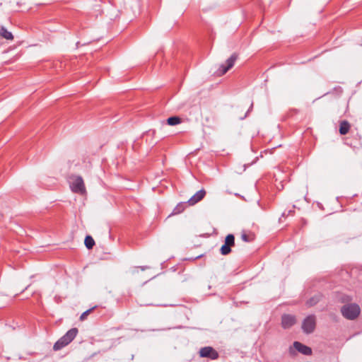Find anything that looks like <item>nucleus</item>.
<instances>
[{
	"label": "nucleus",
	"instance_id": "1a4fd4ad",
	"mask_svg": "<svg viewBox=\"0 0 362 362\" xmlns=\"http://www.w3.org/2000/svg\"><path fill=\"white\" fill-rule=\"evenodd\" d=\"M293 347L300 353L305 355L309 356L312 354V349L310 347L299 342V341H295L293 343Z\"/></svg>",
	"mask_w": 362,
	"mask_h": 362
},
{
	"label": "nucleus",
	"instance_id": "4468645a",
	"mask_svg": "<svg viewBox=\"0 0 362 362\" xmlns=\"http://www.w3.org/2000/svg\"><path fill=\"white\" fill-rule=\"evenodd\" d=\"M84 244L88 250H90L95 245V240L90 235H86L85 238Z\"/></svg>",
	"mask_w": 362,
	"mask_h": 362
},
{
	"label": "nucleus",
	"instance_id": "9d476101",
	"mask_svg": "<svg viewBox=\"0 0 362 362\" xmlns=\"http://www.w3.org/2000/svg\"><path fill=\"white\" fill-rule=\"evenodd\" d=\"M349 129L350 124L347 121L343 120L340 122L339 132L341 135H346L349 132Z\"/></svg>",
	"mask_w": 362,
	"mask_h": 362
},
{
	"label": "nucleus",
	"instance_id": "20e7f679",
	"mask_svg": "<svg viewBox=\"0 0 362 362\" xmlns=\"http://www.w3.org/2000/svg\"><path fill=\"white\" fill-rule=\"evenodd\" d=\"M316 327V317L315 315L307 316L302 322V329L305 334H311Z\"/></svg>",
	"mask_w": 362,
	"mask_h": 362
},
{
	"label": "nucleus",
	"instance_id": "6e6552de",
	"mask_svg": "<svg viewBox=\"0 0 362 362\" xmlns=\"http://www.w3.org/2000/svg\"><path fill=\"white\" fill-rule=\"evenodd\" d=\"M206 195V191L204 189L199 190L196 192L187 202V203L193 206L200 202Z\"/></svg>",
	"mask_w": 362,
	"mask_h": 362
},
{
	"label": "nucleus",
	"instance_id": "412c9836",
	"mask_svg": "<svg viewBox=\"0 0 362 362\" xmlns=\"http://www.w3.org/2000/svg\"><path fill=\"white\" fill-rule=\"evenodd\" d=\"M286 216V212H284V213L282 214V215H281V216H284H284Z\"/></svg>",
	"mask_w": 362,
	"mask_h": 362
},
{
	"label": "nucleus",
	"instance_id": "6ab92c4d",
	"mask_svg": "<svg viewBox=\"0 0 362 362\" xmlns=\"http://www.w3.org/2000/svg\"><path fill=\"white\" fill-rule=\"evenodd\" d=\"M241 238H242V240L244 242H247H247L250 241V239L249 236L247 234H245V233H243L241 235Z\"/></svg>",
	"mask_w": 362,
	"mask_h": 362
},
{
	"label": "nucleus",
	"instance_id": "9b49d317",
	"mask_svg": "<svg viewBox=\"0 0 362 362\" xmlns=\"http://www.w3.org/2000/svg\"><path fill=\"white\" fill-rule=\"evenodd\" d=\"M321 299V295L317 294L314 296L311 297L310 299H308L306 302V305L309 307H312L315 305H316Z\"/></svg>",
	"mask_w": 362,
	"mask_h": 362
},
{
	"label": "nucleus",
	"instance_id": "5701e85b",
	"mask_svg": "<svg viewBox=\"0 0 362 362\" xmlns=\"http://www.w3.org/2000/svg\"><path fill=\"white\" fill-rule=\"evenodd\" d=\"M246 116H247V115H245V117H241L240 119H243Z\"/></svg>",
	"mask_w": 362,
	"mask_h": 362
},
{
	"label": "nucleus",
	"instance_id": "7ed1b4c3",
	"mask_svg": "<svg viewBox=\"0 0 362 362\" xmlns=\"http://www.w3.org/2000/svg\"><path fill=\"white\" fill-rule=\"evenodd\" d=\"M70 188L74 193L83 194L86 193V187L81 176L72 175L70 177Z\"/></svg>",
	"mask_w": 362,
	"mask_h": 362
},
{
	"label": "nucleus",
	"instance_id": "39448f33",
	"mask_svg": "<svg viewBox=\"0 0 362 362\" xmlns=\"http://www.w3.org/2000/svg\"><path fill=\"white\" fill-rule=\"evenodd\" d=\"M199 355L202 358H209L211 360H216L219 356L218 351L211 346L202 348L199 351Z\"/></svg>",
	"mask_w": 362,
	"mask_h": 362
},
{
	"label": "nucleus",
	"instance_id": "dca6fc26",
	"mask_svg": "<svg viewBox=\"0 0 362 362\" xmlns=\"http://www.w3.org/2000/svg\"><path fill=\"white\" fill-rule=\"evenodd\" d=\"M221 254L223 255H227L231 252L230 247L226 243H224L221 249H220Z\"/></svg>",
	"mask_w": 362,
	"mask_h": 362
},
{
	"label": "nucleus",
	"instance_id": "423d86ee",
	"mask_svg": "<svg viewBox=\"0 0 362 362\" xmlns=\"http://www.w3.org/2000/svg\"><path fill=\"white\" fill-rule=\"evenodd\" d=\"M296 322V319L294 315L289 314H284L281 316V326L284 329H289Z\"/></svg>",
	"mask_w": 362,
	"mask_h": 362
},
{
	"label": "nucleus",
	"instance_id": "aec40b11",
	"mask_svg": "<svg viewBox=\"0 0 362 362\" xmlns=\"http://www.w3.org/2000/svg\"><path fill=\"white\" fill-rule=\"evenodd\" d=\"M147 268V267H141V270H145Z\"/></svg>",
	"mask_w": 362,
	"mask_h": 362
},
{
	"label": "nucleus",
	"instance_id": "0eeeda50",
	"mask_svg": "<svg viewBox=\"0 0 362 362\" xmlns=\"http://www.w3.org/2000/svg\"><path fill=\"white\" fill-rule=\"evenodd\" d=\"M236 59H237V57L235 54H233L229 59H228L226 61V65L221 66V67L218 70V74L219 75L225 74L230 68L233 67Z\"/></svg>",
	"mask_w": 362,
	"mask_h": 362
},
{
	"label": "nucleus",
	"instance_id": "4be33fe9",
	"mask_svg": "<svg viewBox=\"0 0 362 362\" xmlns=\"http://www.w3.org/2000/svg\"><path fill=\"white\" fill-rule=\"evenodd\" d=\"M292 212H293V211H292V210H290V211H288V214H291Z\"/></svg>",
	"mask_w": 362,
	"mask_h": 362
},
{
	"label": "nucleus",
	"instance_id": "2eb2a0df",
	"mask_svg": "<svg viewBox=\"0 0 362 362\" xmlns=\"http://www.w3.org/2000/svg\"><path fill=\"white\" fill-rule=\"evenodd\" d=\"M225 243L230 247L235 245V237L233 234H228L225 238Z\"/></svg>",
	"mask_w": 362,
	"mask_h": 362
},
{
	"label": "nucleus",
	"instance_id": "ddd939ff",
	"mask_svg": "<svg viewBox=\"0 0 362 362\" xmlns=\"http://www.w3.org/2000/svg\"><path fill=\"white\" fill-rule=\"evenodd\" d=\"M0 35L6 40H13V36L12 33L8 31L4 27H1L0 30Z\"/></svg>",
	"mask_w": 362,
	"mask_h": 362
},
{
	"label": "nucleus",
	"instance_id": "f3484780",
	"mask_svg": "<svg viewBox=\"0 0 362 362\" xmlns=\"http://www.w3.org/2000/svg\"><path fill=\"white\" fill-rule=\"evenodd\" d=\"M184 205L182 204H177L173 209V214H178L184 211Z\"/></svg>",
	"mask_w": 362,
	"mask_h": 362
},
{
	"label": "nucleus",
	"instance_id": "f8f14e48",
	"mask_svg": "<svg viewBox=\"0 0 362 362\" xmlns=\"http://www.w3.org/2000/svg\"><path fill=\"white\" fill-rule=\"evenodd\" d=\"M182 122V119L180 117H177V116H173V117H169L167 120H166V123L170 125V126H175V125H177L180 123H181Z\"/></svg>",
	"mask_w": 362,
	"mask_h": 362
},
{
	"label": "nucleus",
	"instance_id": "f03ea898",
	"mask_svg": "<svg viewBox=\"0 0 362 362\" xmlns=\"http://www.w3.org/2000/svg\"><path fill=\"white\" fill-rule=\"evenodd\" d=\"M361 313V308L356 303H347L341 308V313L344 317L349 320H356Z\"/></svg>",
	"mask_w": 362,
	"mask_h": 362
},
{
	"label": "nucleus",
	"instance_id": "f257e3e1",
	"mask_svg": "<svg viewBox=\"0 0 362 362\" xmlns=\"http://www.w3.org/2000/svg\"><path fill=\"white\" fill-rule=\"evenodd\" d=\"M78 330L74 327L66 332V333L59 338L54 344L53 349L59 351L69 344L76 337Z\"/></svg>",
	"mask_w": 362,
	"mask_h": 362
},
{
	"label": "nucleus",
	"instance_id": "a211bd4d",
	"mask_svg": "<svg viewBox=\"0 0 362 362\" xmlns=\"http://www.w3.org/2000/svg\"><path fill=\"white\" fill-rule=\"evenodd\" d=\"M95 307H93L88 310H87L86 311L83 312L81 317H80V320H83L86 318V317L95 309Z\"/></svg>",
	"mask_w": 362,
	"mask_h": 362
}]
</instances>
